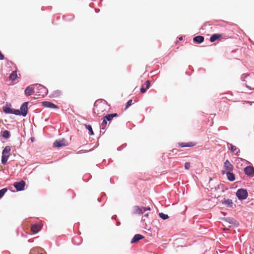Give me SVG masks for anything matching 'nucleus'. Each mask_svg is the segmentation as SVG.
Listing matches in <instances>:
<instances>
[{"label": "nucleus", "mask_w": 254, "mask_h": 254, "mask_svg": "<svg viewBox=\"0 0 254 254\" xmlns=\"http://www.w3.org/2000/svg\"><path fill=\"white\" fill-rule=\"evenodd\" d=\"M107 104L102 102H96L94 105L93 112L99 116H101L106 112Z\"/></svg>", "instance_id": "f257e3e1"}, {"label": "nucleus", "mask_w": 254, "mask_h": 254, "mask_svg": "<svg viewBox=\"0 0 254 254\" xmlns=\"http://www.w3.org/2000/svg\"><path fill=\"white\" fill-rule=\"evenodd\" d=\"M244 80L247 87L250 89H254V73L246 76Z\"/></svg>", "instance_id": "f03ea898"}, {"label": "nucleus", "mask_w": 254, "mask_h": 254, "mask_svg": "<svg viewBox=\"0 0 254 254\" xmlns=\"http://www.w3.org/2000/svg\"><path fill=\"white\" fill-rule=\"evenodd\" d=\"M11 151V147L9 146H6L2 152L1 163L3 164H5L7 160L10 156V152Z\"/></svg>", "instance_id": "7ed1b4c3"}, {"label": "nucleus", "mask_w": 254, "mask_h": 254, "mask_svg": "<svg viewBox=\"0 0 254 254\" xmlns=\"http://www.w3.org/2000/svg\"><path fill=\"white\" fill-rule=\"evenodd\" d=\"M233 170V166L228 160H226L224 163L223 170L222 171V174L224 175L225 173L232 171Z\"/></svg>", "instance_id": "20e7f679"}, {"label": "nucleus", "mask_w": 254, "mask_h": 254, "mask_svg": "<svg viewBox=\"0 0 254 254\" xmlns=\"http://www.w3.org/2000/svg\"><path fill=\"white\" fill-rule=\"evenodd\" d=\"M236 196L239 199H245L248 196V192L246 190L239 189L236 192Z\"/></svg>", "instance_id": "39448f33"}, {"label": "nucleus", "mask_w": 254, "mask_h": 254, "mask_svg": "<svg viewBox=\"0 0 254 254\" xmlns=\"http://www.w3.org/2000/svg\"><path fill=\"white\" fill-rule=\"evenodd\" d=\"M67 145V143L66 140L65 139H57L56 140L53 144V146L54 147H61L63 146H65Z\"/></svg>", "instance_id": "423d86ee"}, {"label": "nucleus", "mask_w": 254, "mask_h": 254, "mask_svg": "<svg viewBox=\"0 0 254 254\" xmlns=\"http://www.w3.org/2000/svg\"><path fill=\"white\" fill-rule=\"evenodd\" d=\"M13 185L17 190L20 191L24 190L25 186V183L24 181L21 180L19 182L14 183Z\"/></svg>", "instance_id": "0eeeda50"}, {"label": "nucleus", "mask_w": 254, "mask_h": 254, "mask_svg": "<svg viewBox=\"0 0 254 254\" xmlns=\"http://www.w3.org/2000/svg\"><path fill=\"white\" fill-rule=\"evenodd\" d=\"M42 227L41 223L33 224L31 226V230L33 234H36L41 230Z\"/></svg>", "instance_id": "6e6552de"}, {"label": "nucleus", "mask_w": 254, "mask_h": 254, "mask_svg": "<svg viewBox=\"0 0 254 254\" xmlns=\"http://www.w3.org/2000/svg\"><path fill=\"white\" fill-rule=\"evenodd\" d=\"M245 174L250 177H253L254 175V168L253 166H248L244 169Z\"/></svg>", "instance_id": "1a4fd4ad"}, {"label": "nucleus", "mask_w": 254, "mask_h": 254, "mask_svg": "<svg viewBox=\"0 0 254 254\" xmlns=\"http://www.w3.org/2000/svg\"><path fill=\"white\" fill-rule=\"evenodd\" d=\"M28 102H24L20 107V113L24 117L26 116L28 112Z\"/></svg>", "instance_id": "9d476101"}, {"label": "nucleus", "mask_w": 254, "mask_h": 254, "mask_svg": "<svg viewBox=\"0 0 254 254\" xmlns=\"http://www.w3.org/2000/svg\"><path fill=\"white\" fill-rule=\"evenodd\" d=\"M42 104L45 108L59 109V107L57 105L48 101L43 102H42Z\"/></svg>", "instance_id": "9b49d317"}, {"label": "nucleus", "mask_w": 254, "mask_h": 254, "mask_svg": "<svg viewBox=\"0 0 254 254\" xmlns=\"http://www.w3.org/2000/svg\"><path fill=\"white\" fill-rule=\"evenodd\" d=\"M196 143L194 142H179L178 143V145L179 146L181 147H192L195 145Z\"/></svg>", "instance_id": "f8f14e48"}, {"label": "nucleus", "mask_w": 254, "mask_h": 254, "mask_svg": "<svg viewBox=\"0 0 254 254\" xmlns=\"http://www.w3.org/2000/svg\"><path fill=\"white\" fill-rule=\"evenodd\" d=\"M222 203L228 207L232 208L233 207V202L231 199H224L222 201Z\"/></svg>", "instance_id": "ddd939ff"}, {"label": "nucleus", "mask_w": 254, "mask_h": 254, "mask_svg": "<svg viewBox=\"0 0 254 254\" xmlns=\"http://www.w3.org/2000/svg\"><path fill=\"white\" fill-rule=\"evenodd\" d=\"M144 237L140 234H136L134 236L133 238L131 241V243H136L141 239H142Z\"/></svg>", "instance_id": "4468645a"}, {"label": "nucleus", "mask_w": 254, "mask_h": 254, "mask_svg": "<svg viewBox=\"0 0 254 254\" xmlns=\"http://www.w3.org/2000/svg\"><path fill=\"white\" fill-rule=\"evenodd\" d=\"M118 116V115L117 113L114 114H110L107 115L105 117H104V119L107 121H111L112 120L113 118L117 117Z\"/></svg>", "instance_id": "2eb2a0df"}, {"label": "nucleus", "mask_w": 254, "mask_h": 254, "mask_svg": "<svg viewBox=\"0 0 254 254\" xmlns=\"http://www.w3.org/2000/svg\"><path fill=\"white\" fill-rule=\"evenodd\" d=\"M229 148L231 150L232 152L235 153L237 155H239L238 153L240 152V150L235 146L230 144Z\"/></svg>", "instance_id": "dca6fc26"}, {"label": "nucleus", "mask_w": 254, "mask_h": 254, "mask_svg": "<svg viewBox=\"0 0 254 254\" xmlns=\"http://www.w3.org/2000/svg\"><path fill=\"white\" fill-rule=\"evenodd\" d=\"M225 174L227 175V178L229 181H234L235 180V175L232 171L226 172Z\"/></svg>", "instance_id": "f3484780"}, {"label": "nucleus", "mask_w": 254, "mask_h": 254, "mask_svg": "<svg viewBox=\"0 0 254 254\" xmlns=\"http://www.w3.org/2000/svg\"><path fill=\"white\" fill-rule=\"evenodd\" d=\"M222 37V35L220 34H214L211 35L210 38V41L211 42L215 41L216 40L219 39Z\"/></svg>", "instance_id": "a211bd4d"}, {"label": "nucleus", "mask_w": 254, "mask_h": 254, "mask_svg": "<svg viewBox=\"0 0 254 254\" xmlns=\"http://www.w3.org/2000/svg\"><path fill=\"white\" fill-rule=\"evenodd\" d=\"M34 93V89L31 86H28L25 90V94L26 96H30Z\"/></svg>", "instance_id": "6ab92c4d"}, {"label": "nucleus", "mask_w": 254, "mask_h": 254, "mask_svg": "<svg viewBox=\"0 0 254 254\" xmlns=\"http://www.w3.org/2000/svg\"><path fill=\"white\" fill-rule=\"evenodd\" d=\"M204 37L202 36H197L193 38V40L194 42L197 43H201L204 41Z\"/></svg>", "instance_id": "aec40b11"}, {"label": "nucleus", "mask_w": 254, "mask_h": 254, "mask_svg": "<svg viewBox=\"0 0 254 254\" xmlns=\"http://www.w3.org/2000/svg\"><path fill=\"white\" fill-rule=\"evenodd\" d=\"M134 210L135 213L138 214H142L144 212L143 209H142V207H140L138 206H135L134 207Z\"/></svg>", "instance_id": "412c9836"}, {"label": "nucleus", "mask_w": 254, "mask_h": 254, "mask_svg": "<svg viewBox=\"0 0 254 254\" xmlns=\"http://www.w3.org/2000/svg\"><path fill=\"white\" fill-rule=\"evenodd\" d=\"M1 136L3 138L7 139L10 137V133L8 130H4L1 132Z\"/></svg>", "instance_id": "4be33fe9"}, {"label": "nucleus", "mask_w": 254, "mask_h": 254, "mask_svg": "<svg viewBox=\"0 0 254 254\" xmlns=\"http://www.w3.org/2000/svg\"><path fill=\"white\" fill-rule=\"evenodd\" d=\"M17 77L16 71H13L9 76V79L12 81L15 80Z\"/></svg>", "instance_id": "5701e85b"}, {"label": "nucleus", "mask_w": 254, "mask_h": 254, "mask_svg": "<svg viewBox=\"0 0 254 254\" xmlns=\"http://www.w3.org/2000/svg\"><path fill=\"white\" fill-rule=\"evenodd\" d=\"M3 112L6 114L11 113V109L8 106H3Z\"/></svg>", "instance_id": "b1692460"}, {"label": "nucleus", "mask_w": 254, "mask_h": 254, "mask_svg": "<svg viewBox=\"0 0 254 254\" xmlns=\"http://www.w3.org/2000/svg\"><path fill=\"white\" fill-rule=\"evenodd\" d=\"M159 215L163 220H166L169 218V216H168V215L165 214L162 212L159 213Z\"/></svg>", "instance_id": "393cba45"}, {"label": "nucleus", "mask_w": 254, "mask_h": 254, "mask_svg": "<svg viewBox=\"0 0 254 254\" xmlns=\"http://www.w3.org/2000/svg\"><path fill=\"white\" fill-rule=\"evenodd\" d=\"M7 189L6 188H4L0 190V198H1L4 194V193L7 191Z\"/></svg>", "instance_id": "a878e982"}, {"label": "nucleus", "mask_w": 254, "mask_h": 254, "mask_svg": "<svg viewBox=\"0 0 254 254\" xmlns=\"http://www.w3.org/2000/svg\"><path fill=\"white\" fill-rule=\"evenodd\" d=\"M107 121L104 118V120L101 124V127L102 129H105L107 126Z\"/></svg>", "instance_id": "bb28decb"}, {"label": "nucleus", "mask_w": 254, "mask_h": 254, "mask_svg": "<svg viewBox=\"0 0 254 254\" xmlns=\"http://www.w3.org/2000/svg\"><path fill=\"white\" fill-rule=\"evenodd\" d=\"M86 128L89 130V133H90V135H93L94 134V132H93V131L92 130V127H91V126H90V125L86 126Z\"/></svg>", "instance_id": "cd10ccee"}, {"label": "nucleus", "mask_w": 254, "mask_h": 254, "mask_svg": "<svg viewBox=\"0 0 254 254\" xmlns=\"http://www.w3.org/2000/svg\"><path fill=\"white\" fill-rule=\"evenodd\" d=\"M61 95V92L59 90L55 91L53 92V95L55 97H58Z\"/></svg>", "instance_id": "c85d7f7f"}, {"label": "nucleus", "mask_w": 254, "mask_h": 254, "mask_svg": "<svg viewBox=\"0 0 254 254\" xmlns=\"http://www.w3.org/2000/svg\"><path fill=\"white\" fill-rule=\"evenodd\" d=\"M190 167V163L189 162H186L185 164V168L186 170H189Z\"/></svg>", "instance_id": "c756f323"}, {"label": "nucleus", "mask_w": 254, "mask_h": 254, "mask_svg": "<svg viewBox=\"0 0 254 254\" xmlns=\"http://www.w3.org/2000/svg\"><path fill=\"white\" fill-rule=\"evenodd\" d=\"M132 100L131 99L129 100L127 103L126 109L128 108L132 104Z\"/></svg>", "instance_id": "7c9ffc66"}, {"label": "nucleus", "mask_w": 254, "mask_h": 254, "mask_svg": "<svg viewBox=\"0 0 254 254\" xmlns=\"http://www.w3.org/2000/svg\"><path fill=\"white\" fill-rule=\"evenodd\" d=\"M145 85L146 86V89H148L150 87V81L149 80H147L145 82Z\"/></svg>", "instance_id": "2f4dec72"}, {"label": "nucleus", "mask_w": 254, "mask_h": 254, "mask_svg": "<svg viewBox=\"0 0 254 254\" xmlns=\"http://www.w3.org/2000/svg\"><path fill=\"white\" fill-rule=\"evenodd\" d=\"M13 114H15L16 115H20V111L19 110H13Z\"/></svg>", "instance_id": "473e14b6"}, {"label": "nucleus", "mask_w": 254, "mask_h": 254, "mask_svg": "<svg viewBox=\"0 0 254 254\" xmlns=\"http://www.w3.org/2000/svg\"><path fill=\"white\" fill-rule=\"evenodd\" d=\"M146 89L144 88L143 87H142L140 89V92L142 93H144L146 92Z\"/></svg>", "instance_id": "72a5a7b5"}, {"label": "nucleus", "mask_w": 254, "mask_h": 254, "mask_svg": "<svg viewBox=\"0 0 254 254\" xmlns=\"http://www.w3.org/2000/svg\"><path fill=\"white\" fill-rule=\"evenodd\" d=\"M38 88H39L40 90L43 89L44 90H46L45 87L43 85L40 84L38 85Z\"/></svg>", "instance_id": "f704fd0d"}, {"label": "nucleus", "mask_w": 254, "mask_h": 254, "mask_svg": "<svg viewBox=\"0 0 254 254\" xmlns=\"http://www.w3.org/2000/svg\"><path fill=\"white\" fill-rule=\"evenodd\" d=\"M142 209H143L144 212H145L146 210H150V208L149 207H142Z\"/></svg>", "instance_id": "c9c22d12"}, {"label": "nucleus", "mask_w": 254, "mask_h": 254, "mask_svg": "<svg viewBox=\"0 0 254 254\" xmlns=\"http://www.w3.org/2000/svg\"><path fill=\"white\" fill-rule=\"evenodd\" d=\"M4 59V56L1 54V52L0 51V60H2Z\"/></svg>", "instance_id": "e433bc0d"}, {"label": "nucleus", "mask_w": 254, "mask_h": 254, "mask_svg": "<svg viewBox=\"0 0 254 254\" xmlns=\"http://www.w3.org/2000/svg\"><path fill=\"white\" fill-rule=\"evenodd\" d=\"M15 109H11V114H13V110H14Z\"/></svg>", "instance_id": "4c0bfd02"}, {"label": "nucleus", "mask_w": 254, "mask_h": 254, "mask_svg": "<svg viewBox=\"0 0 254 254\" xmlns=\"http://www.w3.org/2000/svg\"><path fill=\"white\" fill-rule=\"evenodd\" d=\"M144 216L147 217L148 216V214H145Z\"/></svg>", "instance_id": "58836bf2"}, {"label": "nucleus", "mask_w": 254, "mask_h": 254, "mask_svg": "<svg viewBox=\"0 0 254 254\" xmlns=\"http://www.w3.org/2000/svg\"><path fill=\"white\" fill-rule=\"evenodd\" d=\"M182 37L180 38V40H182Z\"/></svg>", "instance_id": "ea45409f"}]
</instances>
